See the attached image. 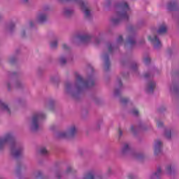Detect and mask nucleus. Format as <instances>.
<instances>
[{
	"label": "nucleus",
	"instance_id": "nucleus-1",
	"mask_svg": "<svg viewBox=\"0 0 179 179\" xmlns=\"http://www.w3.org/2000/svg\"><path fill=\"white\" fill-rule=\"evenodd\" d=\"M8 142H10V150L12 155L15 159H19V157L23 155V148H18L17 145L13 142V136H12V134L8 133L5 135L4 138H0V149H2Z\"/></svg>",
	"mask_w": 179,
	"mask_h": 179
},
{
	"label": "nucleus",
	"instance_id": "nucleus-2",
	"mask_svg": "<svg viewBox=\"0 0 179 179\" xmlns=\"http://www.w3.org/2000/svg\"><path fill=\"white\" fill-rule=\"evenodd\" d=\"M116 16L117 18L112 19V23L113 24H118L120 22H127L129 19L128 12H129V6L127 2H122L116 6Z\"/></svg>",
	"mask_w": 179,
	"mask_h": 179
},
{
	"label": "nucleus",
	"instance_id": "nucleus-3",
	"mask_svg": "<svg viewBox=\"0 0 179 179\" xmlns=\"http://www.w3.org/2000/svg\"><path fill=\"white\" fill-rule=\"evenodd\" d=\"M92 86H94V80L92 78L85 80L79 74H76V87L77 90H82V89L92 87Z\"/></svg>",
	"mask_w": 179,
	"mask_h": 179
},
{
	"label": "nucleus",
	"instance_id": "nucleus-4",
	"mask_svg": "<svg viewBox=\"0 0 179 179\" xmlns=\"http://www.w3.org/2000/svg\"><path fill=\"white\" fill-rule=\"evenodd\" d=\"M44 118H45V115L44 113H35L32 117V121L31 124V130L37 131L38 129V124L40 121L44 120Z\"/></svg>",
	"mask_w": 179,
	"mask_h": 179
},
{
	"label": "nucleus",
	"instance_id": "nucleus-5",
	"mask_svg": "<svg viewBox=\"0 0 179 179\" xmlns=\"http://www.w3.org/2000/svg\"><path fill=\"white\" fill-rule=\"evenodd\" d=\"M61 1H74V2H78L82 9V10L85 13V17H90V8L87 6V3L82 1V0H60Z\"/></svg>",
	"mask_w": 179,
	"mask_h": 179
},
{
	"label": "nucleus",
	"instance_id": "nucleus-6",
	"mask_svg": "<svg viewBox=\"0 0 179 179\" xmlns=\"http://www.w3.org/2000/svg\"><path fill=\"white\" fill-rule=\"evenodd\" d=\"M76 135V127L73 126L70 128L69 133L65 131L61 132L58 134V138H73Z\"/></svg>",
	"mask_w": 179,
	"mask_h": 179
},
{
	"label": "nucleus",
	"instance_id": "nucleus-7",
	"mask_svg": "<svg viewBox=\"0 0 179 179\" xmlns=\"http://www.w3.org/2000/svg\"><path fill=\"white\" fill-rule=\"evenodd\" d=\"M135 44H136V41H135V35H130L127 39L124 47L125 48H127V47H134Z\"/></svg>",
	"mask_w": 179,
	"mask_h": 179
},
{
	"label": "nucleus",
	"instance_id": "nucleus-8",
	"mask_svg": "<svg viewBox=\"0 0 179 179\" xmlns=\"http://www.w3.org/2000/svg\"><path fill=\"white\" fill-rule=\"evenodd\" d=\"M103 59L105 61V71H108L111 64L110 63V58L108 57V54L106 53L103 55Z\"/></svg>",
	"mask_w": 179,
	"mask_h": 179
},
{
	"label": "nucleus",
	"instance_id": "nucleus-9",
	"mask_svg": "<svg viewBox=\"0 0 179 179\" xmlns=\"http://www.w3.org/2000/svg\"><path fill=\"white\" fill-rule=\"evenodd\" d=\"M155 87H156V83L150 82L146 88V93H148V94H151V93H153Z\"/></svg>",
	"mask_w": 179,
	"mask_h": 179
},
{
	"label": "nucleus",
	"instance_id": "nucleus-10",
	"mask_svg": "<svg viewBox=\"0 0 179 179\" xmlns=\"http://www.w3.org/2000/svg\"><path fill=\"white\" fill-rule=\"evenodd\" d=\"M78 38H79L81 43H89V41L92 40V36L89 35H83V36H78Z\"/></svg>",
	"mask_w": 179,
	"mask_h": 179
},
{
	"label": "nucleus",
	"instance_id": "nucleus-11",
	"mask_svg": "<svg viewBox=\"0 0 179 179\" xmlns=\"http://www.w3.org/2000/svg\"><path fill=\"white\" fill-rule=\"evenodd\" d=\"M47 20V15L45 14H40L38 17V22L39 23H44Z\"/></svg>",
	"mask_w": 179,
	"mask_h": 179
},
{
	"label": "nucleus",
	"instance_id": "nucleus-12",
	"mask_svg": "<svg viewBox=\"0 0 179 179\" xmlns=\"http://www.w3.org/2000/svg\"><path fill=\"white\" fill-rule=\"evenodd\" d=\"M148 40L154 44L155 48H156V44H157V36H154V37L152 38V36H148Z\"/></svg>",
	"mask_w": 179,
	"mask_h": 179
},
{
	"label": "nucleus",
	"instance_id": "nucleus-13",
	"mask_svg": "<svg viewBox=\"0 0 179 179\" xmlns=\"http://www.w3.org/2000/svg\"><path fill=\"white\" fill-rule=\"evenodd\" d=\"M83 179H94V173L93 171L88 172Z\"/></svg>",
	"mask_w": 179,
	"mask_h": 179
},
{
	"label": "nucleus",
	"instance_id": "nucleus-14",
	"mask_svg": "<svg viewBox=\"0 0 179 179\" xmlns=\"http://www.w3.org/2000/svg\"><path fill=\"white\" fill-rule=\"evenodd\" d=\"M0 106H1V108H3V110H6V111H7V113L10 114V110L8 107V105L5 104L3 102H0Z\"/></svg>",
	"mask_w": 179,
	"mask_h": 179
},
{
	"label": "nucleus",
	"instance_id": "nucleus-15",
	"mask_svg": "<svg viewBox=\"0 0 179 179\" xmlns=\"http://www.w3.org/2000/svg\"><path fill=\"white\" fill-rule=\"evenodd\" d=\"M166 31H167V27H166V25H162L159 27V30H158V33L159 34H162L163 33H166Z\"/></svg>",
	"mask_w": 179,
	"mask_h": 179
},
{
	"label": "nucleus",
	"instance_id": "nucleus-16",
	"mask_svg": "<svg viewBox=\"0 0 179 179\" xmlns=\"http://www.w3.org/2000/svg\"><path fill=\"white\" fill-rule=\"evenodd\" d=\"M72 13H73L72 10H71L69 8L64 9V14L65 15V16H67V17L71 16V15H72Z\"/></svg>",
	"mask_w": 179,
	"mask_h": 179
},
{
	"label": "nucleus",
	"instance_id": "nucleus-17",
	"mask_svg": "<svg viewBox=\"0 0 179 179\" xmlns=\"http://www.w3.org/2000/svg\"><path fill=\"white\" fill-rule=\"evenodd\" d=\"M174 8H176V3H169L167 5V9L169 10H174Z\"/></svg>",
	"mask_w": 179,
	"mask_h": 179
},
{
	"label": "nucleus",
	"instance_id": "nucleus-18",
	"mask_svg": "<svg viewBox=\"0 0 179 179\" xmlns=\"http://www.w3.org/2000/svg\"><path fill=\"white\" fill-rule=\"evenodd\" d=\"M165 136L168 139H170V138H171V129H166L165 131Z\"/></svg>",
	"mask_w": 179,
	"mask_h": 179
},
{
	"label": "nucleus",
	"instance_id": "nucleus-19",
	"mask_svg": "<svg viewBox=\"0 0 179 179\" xmlns=\"http://www.w3.org/2000/svg\"><path fill=\"white\" fill-rule=\"evenodd\" d=\"M122 153H127L129 152V145L128 144H125L122 150Z\"/></svg>",
	"mask_w": 179,
	"mask_h": 179
},
{
	"label": "nucleus",
	"instance_id": "nucleus-20",
	"mask_svg": "<svg viewBox=\"0 0 179 179\" xmlns=\"http://www.w3.org/2000/svg\"><path fill=\"white\" fill-rule=\"evenodd\" d=\"M157 149H158V152H162V150H163V144L162 143V141H158Z\"/></svg>",
	"mask_w": 179,
	"mask_h": 179
},
{
	"label": "nucleus",
	"instance_id": "nucleus-21",
	"mask_svg": "<svg viewBox=\"0 0 179 179\" xmlns=\"http://www.w3.org/2000/svg\"><path fill=\"white\" fill-rule=\"evenodd\" d=\"M114 48H115L114 46H113L111 43L108 44V50L109 54H111V52H113V50H114Z\"/></svg>",
	"mask_w": 179,
	"mask_h": 179
},
{
	"label": "nucleus",
	"instance_id": "nucleus-22",
	"mask_svg": "<svg viewBox=\"0 0 179 179\" xmlns=\"http://www.w3.org/2000/svg\"><path fill=\"white\" fill-rule=\"evenodd\" d=\"M40 153L41 155H48V151L45 148H43L40 150Z\"/></svg>",
	"mask_w": 179,
	"mask_h": 179
},
{
	"label": "nucleus",
	"instance_id": "nucleus-23",
	"mask_svg": "<svg viewBox=\"0 0 179 179\" xmlns=\"http://www.w3.org/2000/svg\"><path fill=\"white\" fill-rule=\"evenodd\" d=\"M135 159L137 160H142L143 159V155L142 154H136L134 155Z\"/></svg>",
	"mask_w": 179,
	"mask_h": 179
},
{
	"label": "nucleus",
	"instance_id": "nucleus-24",
	"mask_svg": "<svg viewBox=\"0 0 179 179\" xmlns=\"http://www.w3.org/2000/svg\"><path fill=\"white\" fill-rule=\"evenodd\" d=\"M57 46H58V42L57 41H54L50 43V48L52 49L57 48Z\"/></svg>",
	"mask_w": 179,
	"mask_h": 179
},
{
	"label": "nucleus",
	"instance_id": "nucleus-25",
	"mask_svg": "<svg viewBox=\"0 0 179 179\" xmlns=\"http://www.w3.org/2000/svg\"><path fill=\"white\" fill-rule=\"evenodd\" d=\"M173 172V169H171V165H169L166 166V173L168 174H171V173Z\"/></svg>",
	"mask_w": 179,
	"mask_h": 179
},
{
	"label": "nucleus",
	"instance_id": "nucleus-26",
	"mask_svg": "<svg viewBox=\"0 0 179 179\" xmlns=\"http://www.w3.org/2000/svg\"><path fill=\"white\" fill-rule=\"evenodd\" d=\"M122 104H127L128 101H129V99L128 98H122L120 100Z\"/></svg>",
	"mask_w": 179,
	"mask_h": 179
},
{
	"label": "nucleus",
	"instance_id": "nucleus-27",
	"mask_svg": "<svg viewBox=\"0 0 179 179\" xmlns=\"http://www.w3.org/2000/svg\"><path fill=\"white\" fill-rule=\"evenodd\" d=\"M123 41H124V39L122 38V36H120L117 39V43L118 45L121 44Z\"/></svg>",
	"mask_w": 179,
	"mask_h": 179
},
{
	"label": "nucleus",
	"instance_id": "nucleus-28",
	"mask_svg": "<svg viewBox=\"0 0 179 179\" xmlns=\"http://www.w3.org/2000/svg\"><path fill=\"white\" fill-rule=\"evenodd\" d=\"M150 62V57H145L144 59V64H145V65H149Z\"/></svg>",
	"mask_w": 179,
	"mask_h": 179
},
{
	"label": "nucleus",
	"instance_id": "nucleus-29",
	"mask_svg": "<svg viewBox=\"0 0 179 179\" xmlns=\"http://www.w3.org/2000/svg\"><path fill=\"white\" fill-rule=\"evenodd\" d=\"M131 114H133V115H138L139 114V111L136 109H133L131 110Z\"/></svg>",
	"mask_w": 179,
	"mask_h": 179
},
{
	"label": "nucleus",
	"instance_id": "nucleus-30",
	"mask_svg": "<svg viewBox=\"0 0 179 179\" xmlns=\"http://www.w3.org/2000/svg\"><path fill=\"white\" fill-rule=\"evenodd\" d=\"M131 69L132 71H136V69H138V65L136 64V63L133 64V65L131 66Z\"/></svg>",
	"mask_w": 179,
	"mask_h": 179
},
{
	"label": "nucleus",
	"instance_id": "nucleus-31",
	"mask_svg": "<svg viewBox=\"0 0 179 179\" xmlns=\"http://www.w3.org/2000/svg\"><path fill=\"white\" fill-rule=\"evenodd\" d=\"M60 64H62V65H64V64H66V59H65L64 57H62L60 59Z\"/></svg>",
	"mask_w": 179,
	"mask_h": 179
},
{
	"label": "nucleus",
	"instance_id": "nucleus-32",
	"mask_svg": "<svg viewBox=\"0 0 179 179\" xmlns=\"http://www.w3.org/2000/svg\"><path fill=\"white\" fill-rule=\"evenodd\" d=\"M151 179H157V172L154 173L152 176H151Z\"/></svg>",
	"mask_w": 179,
	"mask_h": 179
},
{
	"label": "nucleus",
	"instance_id": "nucleus-33",
	"mask_svg": "<svg viewBox=\"0 0 179 179\" xmlns=\"http://www.w3.org/2000/svg\"><path fill=\"white\" fill-rule=\"evenodd\" d=\"M41 176H43V173H41V171H38L37 175H36V178H41Z\"/></svg>",
	"mask_w": 179,
	"mask_h": 179
},
{
	"label": "nucleus",
	"instance_id": "nucleus-34",
	"mask_svg": "<svg viewBox=\"0 0 179 179\" xmlns=\"http://www.w3.org/2000/svg\"><path fill=\"white\" fill-rule=\"evenodd\" d=\"M73 169H72V167H71V166H69L68 168H67V170H66V173H71V171H73Z\"/></svg>",
	"mask_w": 179,
	"mask_h": 179
},
{
	"label": "nucleus",
	"instance_id": "nucleus-35",
	"mask_svg": "<svg viewBox=\"0 0 179 179\" xmlns=\"http://www.w3.org/2000/svg\"><path fill=\"white\" fill-rule=\"evenodd\" d=\"M63 50H69V48L66 45V44L62 45Z\"/></svg>",
	"mask_w": 179,
	"mask_h": 179
},
{
	"label": "nucleus",
	"instance_id": "nucleus-36",
	"mask_svg": "<svg viewBox=\"0 0 179 179\" xmlns=\"http://www.w3.org/2000/svg\"><path fill=\"white\" fill-rule=\"evenodd\" d=\"M66 90H69V89H71V83H68L66 84Z\"/></svg>",
	"mask_w": 179,
	"mask_h": 179
},
{
	"label": "nucleus",
	"instance_id": "nucleus-37",
	"mask_svg": "<svg viewBox=\"0 0 179 179\" xmlns=\"http://www.w3.org/2000/svg\"><path fill=\"white\" fill-rule=\"evenodd\" d=\"M157 47L158 48H160V47H162V42H160L159 40L157 41Z\"/></svg>",
	"mask_w": 179,
	"mask_h": 179
},
{
	"label": "nucleus",
	"instance_id": "nucleus-38",
	"mask_svg": "<svg viewBox=\"0 0 179 179\" xmlns=\"http://www.w3.org/2000/svg\"><path fill=\"white\" fill-rule=\"evenodd\" d=\"M100 41H101L100 39H96L95 40V45H97L98 44H100Z\"/></svg>",
	"mask_w": 179,
	"mask_h": 179
},
{
	"label": "nucleus",
	"instance_id": "nucleus-39",
	"mask_svg": "<svg viewBox=\"0 0 179 179\" xmlns=\"http://www.w3.org/2000/svg\"><path fill=\"white\" fill-rule=\"evenodd\" d=\"M117 82H118V83H119L120 87H121V86H122V82H121V80H120V79H118V80H117Z\"/></svg>",
	"mask_w": 179,
	"mask_h": 179
},
{
	"label": "nucleus",
	"instance_id": "nucleus-40",
	"mask_svg": "<svg viewBox=\"0 0 179 179\" xmlns=\"http://www.w3.org/2000/svg\"><path fill=\"white\" fill-rule=\"evenodd\" d=\"M161 127H163V122H158V128H160Z\"/></svg>",
	"mask_w": 179,
	"mask_h": 179
},
{
	"label": "nucleus",
	"instance_id": "nucleus-41",
	"mask_svg": "<svg viewBox=\"0 0 179 179\" xmlns=\"http://www.w3.org/2000/svg\"><path fill=\"white\" fill-rule=\"evenodd\" d=\"M149 76H150V73H147L144 75V78H149Z\"/></svg>",
	"mask_w": 179,
	"mask_h": 179
},
{
	"label": "nucleus",
	"instance_id": "nucleus-42",
	"mask_svg": "<svg viewBox=\"0 0 179 179\" xmlns=\"http://www.w3.org/2000/svg\"><path fill=\"white\" fill-rule=\"evenodd\" d=\"M131 132H135V127L134 126L131 127Z\"/></svg>",
	"mask_w": 179,
	"mask_h": 179
},
{
	"label": "nucleus",
	"instance_id": "nucleus-43",
	"mask_svg": "<svg viewBox=\"0 0 179 179\" xmlns=\"http://www.w3.org/2000/svg\"><path fill=\"white\" fill-rule=\"evenodd\" d=\"M128 178L129 179H135V177L132 175H130V176H128Z\"/></svg>",
	"mask_w": 179,
	"mask_h": 179
},
{
	"label": "nucleus",
	"instance_id": "nucleus-44",
	"mask_svg": "<svg viewBox=\"0 0 179 179\" xmlns=\"http://www.w3.org/2000/svg\"><path fill=\"white\" fill-rule=\"evenodd\" d=\"M118 133L120 136H122V131H121V129H119Z\"/></svg>",
	"mask_w": 179,
	"mask_h": 179
},
{
	"label": "nucleus",
	"instance_id": "nucleus-45",
	"mask_svg": "<svg viewBox=\"0 0 179 179\" xmlns=\"http://www.w3.org/2000/svg\"><path fill=\"white\" fill-rule=\"evenodd\" d=\"M119 93H120V90H115V94L117 96V94H118Z\"/></svg>",
	"mask_w": 179,
	"mask_h": 179
},
{
	"label": "nucleus",
	"instance_id": "nucleus-46",
	"mask_svg": "<svg viewBox=\"0 0 179 179\" xmlns=\"http://www.w3.org/2000/svg\"><path fill=\"white\" fill-rule=\"evenodd\" d=\"M15 27V24H12L10 27V29L12 30Z\"/></svg>",
	"mask_w": 179,
	"mask_h": 179
},
{
	"label": "nucleus",
	"instance_id": "nucleus-47",
	"mask_svg": "<svg viewBox=\"0 0 179 179\" xmlns=\"http://www.w3.org/2000/svg\"><path fill=\"white\" fill-rule=\"evenodd\" d=\"M161 172H162V169L159 168V167H158V169H157V173H158V174H159V173H161Z\"/></svg>",
	"mask_w": 179,
	"mask_h": 179
},
{
	"label": "nucleus",
	"instance_id": "nucleus-48",
	"mask_svg": "<svg viewBox=\"0 0 179 179\" xmlns=\"http://www.w3.org/2000/svg\"><path fill=\"white\" fill-rule=\"evenodd\" d=\"M15 61V59L14 58H12L10 59V64H13V62Z\"/></svg>",
	"mask_w": 179,
	"mask_h": 179
},
{
	"label": "nucleus",
	"instance_id": "nucleus-49",
	"mask_svg": "<svg viewBox=\"0 0 179 179\" xmlns=\"http://www.w3.org/2000/svg\"><path fill=\"white\" fill-rule=\"evenodd\" d=\"M29 26H30L31 27H33V22H29Z\"/></svg>",
	"mask_w": 179,
	"mask_h": 179
},
{
	"label": "nucleus",
	"instance_id": "nucleus-50",
	"mask_svg": "<svg viewBox=\"0 0 179 179\" xmlns=\"http://www.w3.org/2000/svg\"><path fill=\"white\" fill-rule=\"evenodd\" d=\"M8 90H10V84L8 85Z\"/></svg>",
	"mask_w": 179,
	"mask_h": 179
},
{
	"label": "nucleus",
	"instance_id": "nucleus-51",
	"mask_svg": "<svg viewBox=\"0 0 179 179\" xmlns=\"http://www.w3.org/2000/svg\"><path fill=\"white\" fill-rule=\"evenodd\" d=\"M22 37H24V36H25L24 31H23V32L22 33Z\"/></svg>",
	"mask_w": 179,
	"mask_h": 179
},
{
	"label": "nucleus",
	"instance_id": "nucleus-52",
	"mask_svg": "<svg viewBox=\"0 0 179 179\" xmlns=\"http://www.w3.org/2000/svg\"><path fill=\"white\" fill-rule=\"evenodd\" d=\"M157 150V148L155 147V155H156Z\"/></svg>",
	"mask_w": 179,
	"mask_h": 179
},
{
	"label": "nucleus",
	"instance_id": "nucleus-53",
	"mask_svg": "<svg viewBox=\"0 0 179 179\" xmlns=\"http://www.w3.org/2000/svg\"><path fill=\"white\" fill-rule=\"evenodd\" d=\"M142 43H145V40H143L141 43L142 44Z\"/></svg>",
	"mask_w": 179,
	"mask_h": 179
},
{
	"label": "nucleus",
	"instance_id": "nucleus-54",
	"mask_svg": "<svg viewBox=\"0 0 179 179\" xmlns=\"http://www.w3.org/2000/svg\"><path fill=\"white\" fill-rule=\"evenodd\" d=\"M24 2H27V0H24Z\"/></svg>",
	"mask_w": 179,
	"mask_h": 179
},
{
	"label": "nucleus",
	"instance_id": "nucleus-55",
	"mask_svg": "<svg viewBox=\"0 0 179 179\" xmlns=\"http://www.w3.org/2000/svg\"><path fill=\"white\" fill-rule=\"evenodd\" d=\"M57 178H58V179H60V178H59V176H57Z\"/></svg>",
	"mask_w": 179,
	"mask_h": 179
}]
</instances>
